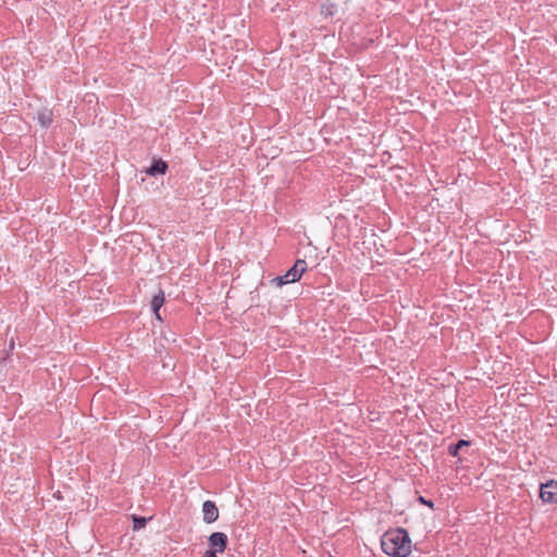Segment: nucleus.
<instances>
[{
  "label": "nucleus",
  "instance_id": "f257e3e1",
  "mask_svg": "<svg viewBox=\"0 0 557 557\" xmlns=\"http://www.w3.org/2000/svg\"><path fill=\"white\" fill-rule=\"evenodd\" d=\"M381 547L388 556L407 557L411 552L408 532L403 528L385 532L381 539Z\"/></svg>",
  "mask_w": 557,
  "mask_h": 557
},
{
  "label": "nucleus",
  "instance_id": "f03ea898",
  "mask_svg": "<svg viewBox=\"0 0 557 557\" xmlns=\"http://www.w3.org/2000/svg\"><path fill=\"white\" fill-rule=\"evenodd\" d=\"M540 497L544 503H557V481L550 480L541 485Z\"/></svg>",
  "mask_w": 557,
  "mask_h": 557
},
{
  "label": "nucleus",
  "instance_id": "7ed1b4c3",
  "mask_svg": "<svg viewBox=\"0 0 557 557\" xmlns=\"http://www.w3.org/2000/svg\"><path fill=\"white\" fill-rule=\"evenodd\" d=\"M208 542L211 550L223 553L227 547L228 539L223 532H213L209 536Z\"/></svg>",
  "mask_w": 557,
  "mask_h": 557
},
{
  "label": "nucleus",
  "instance_id": "20e7f679",
  "mask_svg": "<svg viewBox=\"0 0 557 557\" xmlns=\"http://www.w3.org/2000/svg\"><path fill=\"white\" fill-rule=\"evenodd\" d=\"M202 519L208 524L213 523L219 519V509L214 502H212V500L203 502Z\"/></svg>",
  "mask_w": 557,
  "mask_h": 557
},
{
  "label": "nucleus",
  "instance_id": "39448f33",
  "mask_svg": "<svg viewBox=\"0 0 557 557\" xmlns=\"http://www.w3.org/2000/svg\"><path fill=\"white\" fill-rule=\"evenodd\" d=\"M169 166L162 159H153L149 168L145 170V173L149 176L164 175Z\"/></svg>",
  "mask_w": 557,
  "mask_h": 557
},
{
  "label": "nucleus",
  "instance_id": "423d86ee",
  "mask_svg": "<svg viewBox=\"0 0 557 557\" xmlns=\"http://www.w3.org/2000/svg\"><path fill=\"white\" fill-rule=\"evenodd\" d=\"M165 301L164 292L162 289L159 290L151 299V310L154 313L158 320H162L160 315V309Z\"/></svg>",
  "mask_w": 557,
  "mask_h": 557
},
{
  "label": "nucleus",
  "instance_id": "0eeeda50",
  "mask_svg": "<svg viewBox=\"0 0 557 557\" xmlns=\"http://www.w3.org/2000/svg\"><path fill=\"white\" fill-rule=\"evenodd\" d=\"M36 119L42 127L47 128L51 125L53 121V113L49 109H42L38 111Z\"/></svg>",
  "mask_w": 557,
  "mask_h": 557
},
{
  "label": "nucleus",
  "instance_id": "6e6552de",
  "mask_svg": "<svg viewBox=\"0 0 557 557\" xmlns=\"http://www.w3.org/2000/svg\"><path fill=\"white\" fill-rule=\"evenodd\" d=\"M470 445V442L469 441H466V440H459L457 443L455 444H450L448 446V454L453 457H457L458 454H459V450L462 448V447H467Z\"/></svg>",
  "mask_w": 557,
  "mask_h": 557
},
{
  "label": "nucleus",
  "instance_id": "1a4fd4ad",
  "mask_svg": "<svg viewBox=\"0 0 557 557\" xmlns=\"http://www.w3.org/2000/svg\"><path fill=\"white\" fill-rule=\"evenodd\" d=\"M300 269L296 268V265H293L286 274H284V278L289 281L290 283L297 282L301 277Z\"/></svg>",
  "mask_w": 557,
  "mask_h": 557
},
{
  "label": "nucleus",
  "instance_id": "9d476101",
  "mask_svg": "<svg viewBox=\"0 0 557 557\" xmlns=\"http://www.w3.org/2000/svg\"><path fill=\"white\" fill-rule=\"evenodd\" d=\"M321 12L325 16H333L337 13V5L334 3H323Z\"/></svg>",
  "mask_w": 557,
  "mask_h": 557
},
{
  "label": "nucleus",
  "instance_id": "9b49d317",
  "mask_svg": "<svg viewBox=\"0 0 557 557\" xmlns=\"http://www.w3.org/2000/svg\"><path fill=\"white\" fill-rule=\"evenodd\" d=\"M148 519L140 516H133L134 530H139L144 528L147 523Z\"/></svg>",
  "mask_w": 557,
  "mask_h": 557
},
{
  "label": "nucleus",
  "instance_id": "f8f14e48",
  "mask_svg": "<svg viewBox=\"0 0 557 557\" xmlns=\"http://www.w3.org/2000/svg\"><path fill=\"white\" fill-rule=\"evenodd\" d=\"M294 265H296V268L300 269L301 274H304L307 270V262L304 259H297Z\"/></svg>",
  "mask_w": 557,
  "mask_h": 557
},
{
  "label": "nucleus",
  "instance_id": "ddd939ff",
  "mask_svg": "<svg viewBox=\"0 0 557 557\" xmlns=\"http://www.w3.org/2000/svg\"><path fill=\"white\" fill-rule=\"evenodd\" d=\"M273 282L277 285V286H283L285 284H288L290 283L289 281H287L286 278H284V275L282 276H276Z\"/></svg>",
  "mask_w": 557,
  "mask_h": 557
},
{
  "label": "nucleus",
  "instance_id": "4468645a",
  "mask_svg": "<svg viewBox=\"0 0 557 557\" xmlns=\"http://www.w3.org/2000/svg\"><path fill=\"white\" fill-rule=\"evenodd\" d=\"M418 500H419L420 504H423V505H425V506H428L430 508L434 507V503L432 500H430V499H425L423 496H420L418 498Z\"/></svg>",
  "mask_w": 557,
  "mask_h": 557
},
{
  "label": "nucleus",
  "instance_id": "2eb2a0df",
  "mask_svg": "<svg viewBox=\"0 0 557 557\" xmlns=\"http://www.w3.org/2000/svg\"><path fill=\"white\" fill-rule=\"evenodd\" d=\"M216 553L218 552L209 549L205 553L203 557H216Z\"/></svg>",
  "mask_w": 557,
  "mask_h": 557
}]
</instances>
